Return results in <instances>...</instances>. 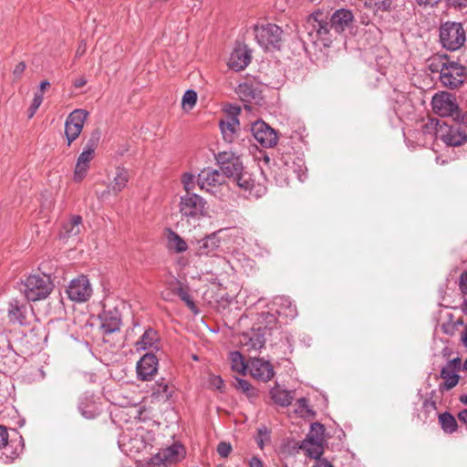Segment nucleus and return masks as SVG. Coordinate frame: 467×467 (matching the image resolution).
Here are the masks:
<instances>
[{"label": "nucleus", "instance_id": "dca6fc26", "mask_svg": "<svg viewBox=\"0 0 467 467\" xmlns=\"http://www.w3.org/2000/svg\"><path fill=\"white\" fill-rule=\"evenodd\" d=\"M28 307L27 305L16 298L12 299L8 304L7 317L11 324L26 326Z\"/></svg>", "mask_w": 467, "mask_h": 467}, {"label": "nucleus", "instance_id": "1a4fd4ad", "mask_svg": "<svg viewBox=\"0 0 467 467\" xmlns=\"http://www.w3.org/2000/svg\"><path fill=\"white\" fill-rule=\"evenodd\" d=\"M88 115V112L85 109H75L67 117L65 121V136L67 146H70L80 135Z\"/></svg>", "mask_w": 467, "mask_h": 467}, {"label": "nucleus", "instance_id": "a18cd8bd", "mask_svg": "<svg viewBox=\"0 0 467 467\" xmlns=\"http://www.w3.org/2000/svg\"><path fill=\"white\" fill-rule=\"evenodd\" d=\"M197 101V93L192 90H187L182 96V106L184 109H192Z\"/></svg>", "mask_w": 467, "mask_h": 467}, {"label": "nucleus", "instance_id": "58836bf2", "mask_svg": "<svg viewBox=\"0 0 467 467\" xmlns=\"http://www.w3.org/2000/svg\"><path fill=\"white\" fill-rule=\"evenodd\" d=\"M237 93L243 100L247 101L257 97V90L247 83L240 84L237 88Z\"/></svg>", "mask_w": 467, "mask_h": 467}, {"label": "nucleus", "instance_id": "20e7f679", "mask_svg": "<svg viewBox=\"0 0 467 467\" xmlns=\"http://www.w3.org/2000/svg\"><path fill=\"white\" fill-rule=\"evenodd\" d=\"M439 38L442 47L450 51H456L464 45L466 31L462 23L447 21L440 26Z\"/></svg>", "mask_w": 467, "mask_h": 467}, {"label": "nucleus", "instance_id": "6ab92c4d", "mask_svg": "<svg viewBox=\"0 0 467 467\" xmlns=\"http://www.w3.org/2000/svg\"><path fill=\"white\" fill-rule=\"evenodd\" d=\"M252 59V52L246 46H237L232 52L228 66L234 71L244 69Z\"/></svg>", "mask_w": 467, "mask_h": 467}, {"label": "nucleus", "instance_id": "5fc2aeb1", "mask_svg": "<svg viewBox=\"0 0 467 467\" xmlns=\"http://www.w3.org/2000/svg\"><path fill=\"white\" fill-rule=\"evenodd\" d=\"M459 289L463 295H467V270L463 271L459 277Z\"/></svg>", "mask_w": 467, "mask_h": 467}, {"label": "nucleus", "instance_id": "2eb2a0df", "mask_svg": "<svg viewBox=\"0 0 467 467\" xmlns=\"http://www.w3.org/2000/svg\"><path fill=\"white\" fill-rule=\"evenodd\" d=\"M138 379L140 380H150L158 371V358L152 353H147L138 361Z\"/></svg>", "mask_w": 467, "mask_h": 467}, {"label": "nucleus", "instance_id": "4468645a", "mask_svg": "<svg viewBox=\"0 0 467 467\" xmlns=\"http://www.w3.org/2000/svg\"><path fill=\"white\" fill-rule=\"evenodd\" d=\"M266 327H253L247 332H244L240 336L239 342L243 348L249 350L261 349L265 343Z\"/></svg>", "mask_w": 467, "mask_h": 467}, {"label": "nucleus", "instance_id": "338daca9", "mask_svg": "<svg viewBox=\"0 0 467 467\" xmlns=\"http://www.w3.org/2000/svg\"><path fill=\"white\" fill-rule=\"evenodd\" d=\"M315 467H333L328 462L322 461L319 462Z\"/></svg>", "mask_w": 467, "mask_h": 467}, {"label": "nucleus", "instance_id": "37998d69", "mask_svg": "<svg viewBox=\"0 0 467 467\" xmlns=\"http://www.w3.org/2000/svg\"><path fill=\"white\" fill-rule=\"evenodd\" d=\"M175 293L193 313H198V308L194 301L185 288L180 286L176 289Z\"/></svg>", "mask_w": 467, "mask_h": 467}, {"label": "nucleus", "instance_id": "69168bd1", "mask_svg": "<svg viewBox=\"0 0 467 467\" xmlns=\"http://www.w3.org/2000/svg\"><path fill=\"white\" fill-rule=\"evenodd\" d=\"M462 344L467 347V327L464 328V330L462 333Z\"/></svg>", "mask_w": 467, "mask_h": 467}, {"label": "nucleus", "instance_id": "2f4dec72", "mask_svg": "<svg viewBox=\"0 0 467 467\" xmlns=\"http://www.w3.org/2000/svg\"><path fill=\"white\" fill-rule=\"evenodd\" d=\"M159 340L157 331L153 328H147L136 343L138 350H145L153 347Z\"/></svg>", "mask_w": 467, "mask_h": 467}, {"label": "nucleus", "instance_id": "ddd939ff", "mask_svg": "<svg viewBox=\"0 0 467 467\" xmlns=\"http://www.w3.org/2000/svg\"><path fill=\"white\" fill-rule=\"evenodd\" d=\"M223 182L224 175L220 171L212 168L203 169L197 177L199 187L210 193H214Z\"/></svg>", "mask_w": 467, "mask_h": 467}, {"label": "nucleus", "instance_id": "e2e57ef3", "mask_svg": "<svg viewBox=\"0 0 467 467\" xmlns=\"http://www.w3.org/2000/svg\"><path fill=\"white\" fill-rule=\"evenodd\" d=\"M458 419L462 423H467V410H463L458 413Z\"/></svg>", "mask_w": 467, "mask_h": 467}, {"label": "nucleus", "instance_id": "c85d7f7f", "mask_svg": "<svg viewBox=\"0 0 467 467\" xmlns=\"http://www.w3.org/2000/svg\"><path fill=\"white\" fill-rule=\"evenodd\" d=\"M220 246V239L215 234H211L203 238L199 242V247L197 254L199 255H209L215 252Z\"/></svg>", "mask_w": 467, "mask_h": 467}, {"label": "nucleus", "instance_id": "e433bc0d", "mask_svg": "<svg viewBox=\"0 0 467 467\" xmlns=\"http://www.w3.org/2000/svg\"><path fill=\"white\" fill-rule=\"evenodd\" d=\"M171 393L172 390L169 386V383L164 379H161V381H156L153 387L154 395L169 400L171 397Z\"/></svg>", "mask_w": 467, "mask_h": 467}, {"label": "nucleus", "instance_id": "4d7b16f0", "mask_svg": "<svg viewBox=\"0 0 467 467\" xmlns=\"http://www.w3.org/2000/svg\"><path fill=\"white\" fill-rule=\"evenodd\" d=\"M422 407L428 413L431 412V410H437L436 402L431 399H426L423 401Z\"/></svg>", "mask_w": 467, "mask_h": 467}, {"label": "nucleus", "instance_id": "a19ab883", "mask_svg": "<svg viewBox=\"0 0 467 467\" xmlns=\"http://www.w3.org/2000/svg\"><path fill=\"white\" fill-rule=\"evenodd\" d=\"M324 426L318 422L311 425V431L308 439L312 444H319L323 440Z\"/></svg>", "mask_w": 467, "mask_h": 467}, {"label": "nucleus", "instance_id": "f257e3e1", "mask_svg": "<svg viewBox=\"0 0 467 467\" xmlns=\"http://www.w3.org/2000/svg\"><path fill=\"white\" fill-rule=\"evenodd\" d=\"M215 158L224 178L232 179L246 197L258 199L266 193L265 178L262 171L254 174L244 171L240 157L232 151L219 152Z\"/></svg>", "mask_w": 467, "mask_h": 467}, {"label": "nucleus", "instance_id": "9d476101", "mask_svg": "<svg viewBox=\"0 0 467 467\" xmlns=\"http://www.w3.org/2000/svg\"><path fill=\"white\" fill-rule=\"evenodd\" d=\"M67 293L70 300L82 303L88 301L92 295V287L89 280L85 275H79L71 280Z\"/></svg>", "mask_w": 467, "mask_h": 467}, {"label": "nucleus", "instance_id": "0e129e2a", "mask_svg": "<svg viewBox=\"0 0 467 467\" xmlns=\"http://www.w3.org/2000/svg\"><path fill=\"white\" fill-rule=\"evenodd\" d=\"M50 86L47 80H44L40 83V91L38 93L43 94L44 90Z\"/></svg>", "mask_w": 467, "mask_h": 467}, {"label": "nucleus", "instance_id": "412c9836", "mask_svg": "<svg viewBox=\"0 0 467 467\" xmlns=\"http://www.w3.org/2000/svg\"><path fill=\"white\" fill-rule=\"evenodd\" d=\"M99 318L101 322L100 327L104 334H111L119 330L121 318L119 312L116 308L104 309L99 315Z\"/></svg>", "mask_w": 467, "mask_h": 467}, {"label": "nucleus", "instance_id": "4c0bfd02", "mask_svg": "<svg viewBox=\"0 0 467 467\" xmlns=\"http://www.w3.org/2000/svg\"><path fill=\"white\" fill-rule=\"evenodd\" d=\"M100 137L101 133L99 130H93L90 134L89 139L87 140L82 151L90 153L91 155L95 156V150L98 148Z\"/></svg>", "mask_w": 467, "mask_h": 467}, {"label": "nucleus", "instance_id": "473e14b6", "mask_svg": "<svg viewBox=\"0 0 467 467\" xmlns=\"http://www.w3.org/2000/svg\"><path fill=\"white\" fill-rule=\"evenodd\" d=\"M450 61L447 55H436L429 59L428 67L431 72L440 73L441 76Z\"/></svg>", "mask_w": 467, "mask_h": 467}, {"label": "nucleus", "instance_id": "680f3d73", "mask_svg": "<svg viewBox=\"0 0 467 467\" xmlns=\"http://www.w3.org/2000/svg\"><path fill=\"white\" fill-rule=\"evenodd\" d=\"M87 84V80L84 77H80L74 81V87L77 88H82Z\"/></svg>", "mask_w": 467, "mask_h": 467}, {"label": "nucleus", "instance_id": "3c124183", "mask_svg": "<svg viewBox=\"0 0 467 467\" xmlns=\"http://www.w3.org/2000/svg\"><path fill=\"white\" fill-rule=\"evenodd\" d=\"M415 3L421 8H434L437 7L442 0H414Z\"/></svg>", "mask_w": 467, "mask_h": 467}, {"label": "nucleus", "instance_id": "c9c22d12", "mask_svg": "<svg viewBox=\"0 0 467 467\" xmlns=\"http://www.w3.org/2000/svg\"><path fill=\"white\" fill-rule=\"evenodd\" d=\"M231 364L233 370L241 374H245L246 369L249 368V364L244 363V357L238 351L231 353Z\"/></svg>", "mask_w": 467, "mask_h": 467}, {"label": "nucleus", "instance_id": "bf43d9fd", "mask_svg": "<svg viewBox=\"0 0 467 467\" xmlns=\"http://www.w3.org/2000/svg\"><path fill=\"white\" fill-rule=\"evenodd\" d=\"M249 467H264V462L257 456H253L248 462Z\"/></svg>", "mask_w": 467, "mask_h": 467}, {"label": "nucleus", "instance_id": "4be33fe9", "mask_svg": "<svg viewBox=\"0 0 467 467\" xmlns=\"http://www.w3.org/2000/svg\"><path fill=\"white\" fill-rule=\"evenodd\" d=\"M353 14L350 10L341 8L337 10L330 18V26L337 33L343 32L353 22Z\"/></svg>", "mask_w": 467, "mask_h": 467}, {"label": "nucleus", "instance_id": "ea45409f", "mask_svg": "<svg viewBox=\"0 0 467 467\" xmlns=\"http://www.w3.org/2000/svg\"><path fill=\"white\" fill-rule=\"evenodd\" d=\"M170 248L177 253L185 252L188 249L186 242L177 234L171 232L169 238Z\"/></svg>", "mask_w": 467, "mask_h": 467}, {"label": "nucleus", "instance_id": "f8f14e48", "mask_svg": "<svg viewBox=\"0 0 467 467\" xmlns=\"http://www.w3.org/2000/svg\"><path fill=\"white\" fill-rule=\"evenodd\" d=\"M465 74L466 71L463 66L458 62L450 61L441 76H440V80L444 87L454 89L463 83Z\"/></svg>", "mask_w": 467, "mask_h": 467}, {"label": "nucleus", "instance_id": "8fccbe9b", "mask_svg": "<svg viewBox=\"0 0 467 467\" xmlns=\"http://www.w3.org/2000/svg\"><path fill=\"white\" fill-rule=\"evenodd\" d=\"M447 7L462 10L467 7V0H444Z\"/></svg>", "mask_w": 467, "mask_h": 467}, {"label": "nucleus", "instance_id": "5701e85b", "mask_svg": "<svg viewBox=\"0 0 467 467\" xmlns=\"http://www.w3.org/2000/svg\"><path fill=\"white\" fill-rule=\"evenodd\" d=\"M442 141L449 146H461L467 140V134L456 124L449 127L448 130L441 134Z\"/></svg>", "mask_w": 467, "mask_h": 467}, {"label": "nucleus", "instance_id": "423d86ee", "mask_svg": "<svg viewBox=\"0 0 467 467\" xmlns=\"http://www.w3.org/2000/svg\"><path fill=\"white\" fill-rule=\"evenodd\" d=\"M257 43L265 49H280L283 42V30L275 24H265L254 27Z\"/></svg>", "mask_w": 467, "mask_h": 467}, {"label": "nucleus", "instance_id": "49530a36", "mask_svg": "<svg viewBox=\"0 0 467 467\" xmlns=\"http://www.w3.org/2000/svg\"><path fill=\"white\" fill-rule=\"evenodd\" d=\"M182 182L183 184L185 193L193 192L195 184H194V176L192 174L184 173L182 177Z\"/></svg>", "mask_w": 467, "mask_h": 467}, {"label": "nucleus", "instance_id": "cd10ccee", "mask_svg": "<svg viewBox=\"0 0 467 467\" xmlns=\"http://www.w3.org/2000/svg\"><path fill=\"white\" fill-rule=\"evenodd\" d=\"M275 305L277 306L276 313L279 316H284L288 318H294L297 315L296 306L291 302V300L288 297H276L275 300Z\"/></svg>", "mask_w": 467, "mask_h": 467}, {"label": "nucleus", "instance_id": "052dcab7", "mask_svg": "<svg viewBox=\"0 0 467 467\" xmlns=\"http://www.w3.org/2000/svg\"><path fill=\"white\" fill-rule=\"evenodd\" d=\"M457 124L460 126V124H462L464 127H467V111L464 113H462L460 111V117L459 119H454Z\"/></svg>", "mask_w": 467, "mask_h": 467}, {"label": "nucleus", "instance_id": "de8ad7c7", "mask_svg": "<svg viewBox=\"0 0 467 467\" xmlns=\"http://www.w3.org/2000/svg\"><path fill=\"white\" fill-rule=\"evenodd\" d=\"M233 448L229 442L221 441L217 445V452L222 458H227L232 452Z\"/></svg>", "mask_w": 467, "mask_h": 467}, {"label": "nucleus", "instance_id": "b1692460", "mask_svg": "<svg viewBox=\"0 0 467 467\" xmlns=\"http://www.w3.org/2000/svg\"><path fill=\"white\" fill-rule=\"evenodd\" d=\"M94 157L95 156L91 155L90 153L83 151L78 155L73 173V181L75 182H82L87 176L90 167V162Z\"/></svg>", "mask_w": 467, "mask_h": 467}, {"label": "nucleus", "instance_id": "6e6552de", "mask_svg": "<svg viewBox=\"0 0 467 467\" xmlns=\"http://www.w3.org/2000/svg\"><path fill=\"white\" fill-rule=\"evenodd\" d=\"M433 111L441 117H451L459 119L460 109L454 98L446 92L435 94L431 100Z\"/></svg>", "mask_w": 467, "mask_h": 467}, {"label": "nucleus", "instance_id": "c03bdc74", "mask_svg": "<svg viewBox=\"0 0 467 467\" xmlns=\"http://www.w3.org/2000/svg\"><path fill=\"white\" fill-rule=\"evenodd\" d=\"M364 3L374 11H387L391 5V0H364Z\"/></svg>", "mask_w": 467, "mask_h": 467}, {"label": "nucleus", "instance_id": "09e8293b", "mask_svg": "<svg viewBox=\"0 0 467 467\" xmlns=\"http://www.w3.org/2000/svg\"><path fill=\"white\" fill-rule=\"evenodd\" d=\"M43 102V94L41 93H36L32 101V104L29 108V118H32L37 109L40 107L41 103Z\"/></svg>", "mask_w": 467, "mask_h": 467}, {"label": "nucleus", "instance_id": "f03ea898", "mask_svg": "<svg viewBox=\"0 0 467 467\" xmlns=\"http://www.w3.org/2000/svg\"><path fill=\"white\" fill-rule=\"evenodd\" d=\"M53 289L52 282L47 275H32L22 280L19 290L28 301H38L48 296Z\"/></svg>", "mask_w": 467, "mask_h": 467}, {"label": "nucleus", "instance_id": "79ce46f5", "mask_svg": "<svg viewBox=\"0 0 467 467\" xmlns=\"http://www.w3.org/2000/svg\"><path fill=\"white\" fill-rule=\"evenodd\" d=\"M234 384L236 389L246 394L247 397L251 398L255 396L254 388L247 380L241 378H235Z\"/></svg>", "mask_w": 467, "mask_h": 467}, {"label": "nucleus", "instance_id": "393cba45", "mask_svg": "<svg viewBox=\"0 0 467 467\" xmlns=\"http://www.w3.org/2000/svg\"><path fill=\"white\" fill-rule=\"evenodd\" d=\"M82 217L80 215H73L67 222L62 224L59 236L62 239H69L78 236L81 232Z\"/></svg>", "mask_w": 467, "mask_h": 467}, {"label": "nucleus", "instance_id": "774afa93", "mask_svg": "<svg viewBox=\"0 0 467 467\" xmlns=\"http://www.w3.org/2000/svg\"><path fill=\"white\" fill-rule=\"evenodd\" d=\"M462 310L464 314H467V298L462 302Z\"/></svg>", "mask_w": 467, "mask_h": 467}, {"label": "nucleus", "instance_id": "7c9ffc66", "mask_svg": "<svg viewBox=\"0 0 467 467\" xmlns=\"http://www.w3.org/2000/svg\"><path fill=\"white\" fill-rule=\"evenodd\" d=\"M78 410L81 415L88 420L95 419L99 415V409L98 405L88 397H84L78 403Z\"/></svg>", "mask_w": 467, "mask_h": 467}, {"label": "nucleus", "instance_id": "72a5a7b5", "mask_svg": "<svg viewBox=\"0 0 467 467\" xmlns=\"http://www.w3.org/2000/svg\"><path fill=\"white\" fill-rule=\"evenodd\" d=\"M439 422L446 433H453L458 427L455 418L449 412L441 413L439 415Z\"/></svg>", "mask_w": 467, "mask_h": 467}, {"label": "nucleus", "instance_id": "c756f323", "mask_svg": "<svg viewBox=\"0 0 467 467\" xmlns=\"http://www.w3.org/2000/svg\"><path fill=\"white\" fill-rule=\"evenodd\" d=\"M270 396L273 401L282 407H288L294 399L291 391L275 386L270 390Z\"/></svg>", "mask_w": 467, "mask_h": 467}, {"label": "nucleus", "instance_id": "0eeeda50", "mask_svg": "<svg viewBox=\"0 0 467 467\" xmlns=\"http://www.w3.org/2000/svg\"><path fill=\"white\" fill-rule=\"evenodd\" d=\"M185 453L182 444L173 442L171 446L161 449L153 455L147 462V467H161V465L177 463L184 458Z\"/></svg>", "mask_w": 467, "mask_h": 467}, {"label": "nucleus", "instance_id": "13d9d810", "mask_svg": "<svg viewBox=\"0 0 467 467\" xmlns=\"http://www.w3.org/2000/svg\"><path fill=\"white\" fill-rule=\"evenodd\" d=\"M26 69V63L19 62L14 68L13 74L16 78H20Z\"/></svg>", "mask_w": 467, "mask_h": 467}, {"label": "nucleus", "instance_id": "7ed1b4c3", "mask_svg": "<svg viewBox=\"0 0 467 467\" xmlns=\"http://www.w3.org/2000/svg\"><path fill=\"white\" fill-rule=\"evenodd\" d=\"M209 206L204 198L195 192H188L181 196L179 212L187 222L197 221L206 217Z\"/></svg>", "mask_w": 467, "mask_h": 467}, {"label": "nucleus", "instance_id": "f3484780", "mask_svg": "<svg viewBox=\"0 0 467 467\" xmlns=\"http://www.w3.org/2000/svg\"><path fill=\"white\" fill-rule=\"evenodd\" d=\"M24 449L22 437L7 438L6 442L0 448V460L11 463L19 457Z\"/></svg>", "mask_w": 467, "mask_h": 467}, {"label": "nucleus", "instance_id": "9b49d317", "mask_svg": "<svg viewBox=\"0 0 467 467\" xmlns=\"http://www.w3.org/2000/svg\"><path fill=\"white\" fill-rule=\"evenodd\" d=\"M251 131L255 140L264 148H273L277 144L275 130L263 120L254 121Z\"/></svg>", "mask_w": 467, "mask_h": 467}, {"label": "nucleus", "instance_id": "6e6d98bb", "mask_svg": "<svg viewBox=\"0 0 467 467\" xmlns=\"http://www.w3.org/2000/svg\"><path fill=\"white\" fill-rule=\"evenodd\" d=\"M210 384L216 389L222 390L224 387L223 380L219 376H213L210 379Z\"/></svg>", "mask_w": 467, "mask_h": 467}, {"label": "nucleus", "instance_id": "603ef678", "mask_svg": "<svg viewBox=\"0 0 467 467\" xmlns=\"http://www.w3.org/2000/svg\"><path fill=\"white\" fill-rule=\"evenodd\" d=\"M443 367L448 368V369L459 372L460 369H461V367H462V359L460 358H458V357L454 358L449 360L446 363V365L443 366Z\"/></svg>", "mask_w": 467, "mask_h": 467}, {"label": "nucleus", "instance_id": "a878e982", "mask_svg": "<svg viewBox=\"0 0 467 467\" xmlns=\"http://www.w3.org/2000/svg\"><path fill=\"white\" fill-rule=\"evenodd\" d=\"M221 132L223 140L226 142H233L236 129L239 126V119L236 116H227L224 119H221L219 122Z\"/></svg>", "mask_w": 467, "mask_h": 467}, {"label": "nucleus", "instance_id": "39448f33", "mask_svg": "<svg viewBox=\"0 0 467 467\" xmlns=\"http://www.w3.org/2000/svg\"><path fill=\"white\" fill-rule=\"evenodd\" d=\"M322 16V13L313 14L307 19L305 28L307 32L308 39L313 43L317 44L321 41L325 47H329L331 43L330 21L319 19L318 16Z\"/></svg>", "mask_w": 467, "mask_h": 467}, {"label": "nucleus", "instance_id": "a211bd4d", "mask_svg": "<svg viewBox=\"0 0 467 467\" xmlns=\"http://www.w3.org/2000/svg\"><path fill=\"white\" fill-rule=\"evenodd\" d=\"M251 375L259 380L269 381L275 376L274 368L269 361L263 358H251L249 361Z\"/></svg>", "mask_w": 467, "mask_h": 467}, {"label": "nucleus", "instance_id": "864d4df0", "mask_svg": "<svg viewBox=\"0 0 467 467\" xmlns=\"http://www.w3.org/2000/svg\"><path fill=\"white\" fill-rule=\"evenodd\" d=\"M261 317L266 323V325L264 327H266V333H267L268 330L273 328V325L275 324L276 318H275V315L270 314V313H263Z\"/></svg>", "mask_w": 467, "mask_h": 467}, {"label": "nucleus", "instance_id": "aec40b11", "mask_svg": "<svg viewBox=\"0 0 467 467\" xmlns=\"http://www.w3.org/2000/svg\"><path fill=\"white\" fill-rule=\"evenodd\" d=\"M130 174L127 169L120 166L117 167L115 175L109 182L108 189L101 192L99 198L104 199L110 192H113L115 195L120 192L127 186Z\"/></svg>", "mask_w": 467, "mask_h": 467}, {"label": "nucleus", "instance_id": "f704fd0d", "mask_svg": "<svg viewBox=\"0 0 467 467\" xmlns=\"http://www.w3.org/2000/svg\"><path fill=\"white\" fill-rule=\"evenodd\" d=\"M255 442L261 450L271 443V431L265 425L257 429V434L254 437Z\"/></svg>", "mask_w": 467, "mask_h": 467}, {"label": "nucleus", "instance_id": "bb28decb", "mask_svg": "<svg viewBox=\"0 0 467 467\" xmlns=\"http://www.w3.org/2000/svg\"><path fill=\"white\" fill-rule=\"evenodd\" d=\"M440 377L443 379V382L439 385V390L441 393L451 390L456 387L460 380V375L458 372L448 369L444 367L441 369Z\"/></svg>", "mask_w": 467, "mask_h": 467}]
</instances>
